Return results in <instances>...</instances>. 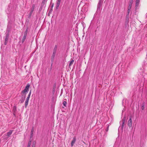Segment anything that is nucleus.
Instances as JSON below:
<instances>
[{
    "label": "nucleus",
    "mask_w": 147,
    "mask_h": 147,
    "mask_svg": "<svg viewBox=\"0 0 147 147\" xmlns=\"http://www.w3.org/2000/svg\"><path fill=\"white\" fill-rule=\"evenodd\" d=\"M103 0H99L97 7V10L96 12L97 13H100L102 9V5Z\"/></svg>",
    "instance_id": "1"
},
{
    "label": "nucleus",
    "mask_w": 147,
    "mask_h": 147,
    "mask_svg": "<svg viewBox=\"0 0 147 147\" xmlns=\"http://www.w3.org/2000/svg\"><path fill=\"white\" fill-rule=\"evenodd\" d=\"M30 86V85L29 84H27L24 90L22 91L21 94L23 95V94H24L26 96V93H27L29 90Z\"/></svg>",
    "instance_id": "2"
},
{
    "label": "nucleus",
    "mask_w": 147,
    "mask_h": 147,
    "mask_svg": "<svg viewBox=\"0 0 147 147\" xmlns=\"http://www.w3.org/2000/svg\"><path fill=\"white\" fill-rule=\"evenodd\" d=\"M126 119H125V117H124L122 120L120 122V123L121 124V128L123 129L124 127L125 124V122Z\"/></svg>",
    "instance_id": "3"
},
{
    "label": "nucleus",
    "mask_w": 147,
    "mask_h": 147,
    "mask_svg": "<svg viewBox=\"0 0 147 147\" xmlns=\"http://www.w3.org/2000/svg\"><path fill=\"white\" fill-rule=\"evenodd\" d=\"M127 125L129 127H131L132 125V122L131 116L129 117V119L128 121Z\"/></svg>",
    "instance_id": "4"
},
{
    "label": "nucleus",
    "mask_w": 147,
    "mask_h": 147,
    "mask_svg": "<svg viewBox=\"0 0 147 147\" xmlns=\"http://www.w3.org/2000/svg\"><path fill=\"white\" fill-rule=\"evenodd\" d=\"M9 34L8 33H7L6 34L5 37V42H4V45H7V41L9 38Z\"/></svg>",
    "instance_id": "5"
},
{
    "label": "nucleus",
    "mask_w": 147,
    "mask_h": 147,
    "mask_svg": "<svg viewBox=\"0 0 147 147\" xmlns=\"http://www.w3.org/2000/svg\"><path fill=\"white\" fill-rule=\"evenodd\" d=\"M21 95L22 96V98L20 100V102L21 103H22L25 100L26 96L24 94H23V95L21 94Z\"/></svg>",
    "instance_id": "6"
},
{
    "label": "nucleus",
    "mask_w": 147,
    "mask_h": 147,
    "mask_svg": "<svg viewBox=\"0 0 147 147\" xmlns=\"http://www.w3.org/2000/svg\"><path fill=\"white\" fill-rule=\"evenodd\" d=\"M13 131V130H10L7 133L6 135L7 138H8L10 136V135L12 134Z\"/></svg>",
    "instance_id": "7"
},
{
    "label": "nucleus",
    "mask_w": 147,
    "mask_h": 147,
    "mask_svg": "<svg viewBox=\"0 0 147 147\" xmlns=\"http://www.w3.org/2000/svg\"><path fill=\"white\" fill-rule=\"evenodd\" d=\"M76 137H74L73 140L71 141V147L73 146L74 144L75 143L76 141Z\"/></svg>",
    "instance_id": "8"
},
{
    "label": "nucleus",
    "mask_w": 147,
    "mask_h": 147,
    "mask_svg": "<svg viewBox=\"0 0 147 147\" xmlns=\"http://www.w3.org/2000/svg\"><path fill=\"white\" fill-rule=\"evenodd\" d=\"M47 1V0H42L41 3V5L42 6H44L45 4H46Z\"/></svg>",
    "instance_id": "9"
},
{
    "label": "nucleus",
    "mask_w": 147,
    "mask_h": 147,
    "mask_svg": "<svg viewBox=\"0 0 147 147\" xmlns=\"http://www.w3.org/2000/svg\"><path fill=\"white\" fill-rule=\"evenodd\" d=\"M60 2H61L57 1L56 4V9H57L58 8L60 3Z\"/></svg>",
    "instance_id": "10"
},
{
    "label": "nucleus",
    "mask_w": 147,
    "mask_h": 147,
    "mask_svg": "<svg viewBox=\"0 0 147 147\" xmlns=\"http://www.w3.org/2000/svg\"><path fill=\"white\" fill-rule=\"evenodd\" d=\"M16 110V106H14L13 108V114L14 115H15V113Z\"/></svg>",
    "instance_id": "11"
},
{
    "label": "nucleus",
    "mask_w": 147,
    "mask_h": 147,
    "mask_svg": "<svg viewBox=\"0 0 147 147\" xmlns=\"http://www.w3.org/2000/svg\"><path fill=\"white\" fill-rule=\"evenodd\" d=\"M56 88V85L55 84H54L53 86L52 93L53 94H54L55 92V89Z\"/></svg>",
    "instance_id": "12"
},
{
    "label": "nucleus",
    "mask_w": 147,
    "mask_h": 147,
    "mask_svg": "<svg viewBox=\"0 0 147 147\" xmlns=\"http://www.w3.org/2000/svg\"><path fill=\"white\" fill-rule=\"evenodd\" d=\"M55 54H56L55 53L53 52L52 55L51 56V58H52L51 61H53L54 59V57L55 56Z\"/></svg>",
    "instance_id": "13"
},
{
    "label": "nucleus",
    "mask_w": 147,
    "mask_h": 147,
    "mask_svg": "<svg viewBox=\"0 0 147 147\" xmlns=\"http://www.w3.org/2000/svg\"><path fill=\"white\" fill-rule=\"evenodd\" d=\"M27 35H24L23 38L22 39V43H23Z\"/></svg>",
    "instance_id": "14"
},
{
    "label": "nucleus",
    "mask_w": 147,
    "mask_h": 147,
    "mask_svg": "<svg viewBox=\"0 0 147 147\" xmlns=\"http://www.w3.org/2000/svg\"><path fill=\"white\" fill-rule=\"evenodd\" d=\"M31 90H30L29 93L28 95V97L26 98V100H28L29 101V99L30 98V96L31 93Z\"/></svg>",
    "instance_id": "15"
},
{
    "label": "nucleus",
    "mask_w": 147,
    "mask_h": 147,
    "mask_svg": "<svg viewBox=\"0 0 147 147\" xmlns=\"http://www.w3.org/2000/svg\"><path fill=\"white\" fill-rule=\"evenodd\" d=\"M57 46L56 45H55V47L54 48L53 50V53H56L57 50Z\"/></svg>",
    "instance_id": "16"
},
{
    "label": "nucleus",
    "mask_w": 147,
    "mask_h": 147,
    "mask_svg": "<svg viewBox=\"0 0 147 147\" xmlns=\"http://www.w3.org/2000/svg\"><path fill=\"white\" fill-rule=\"evenodd\" d=\"M34 131V127H33L31 131V137H32L33 136V132Z\"/></svg>",
    "instance_id": "17"
},
{
    "label": "nucleus",
    "mask_w": 147,
    "mask_h": 147,
    "mask_svg": "<svg viewBox=\"0 0 147 147\" xmlns=\"http://www.w3.org/2000/svg\"><path fill=\"white\" fill-rule=\"evenodd\" d=\"M34 7H35V5L34 4H32V7L31 8V11L33 12V11L34 9Z\"/></svg>",
    "instance_id": "18"
},
{
    "label": "nucleus",
    "mask_w": 147,
    "mask_h": 147,
    "mask_svg": "<svg viewBox=\"0 0 147 147\" xmlns=\"http://www.w3.org/2000/svg\"><path fill=\"white\" fill-rule=\"evenodd\" d=\"M74 62V60L73 59H72L70 62V63L69 64V66H71L72 65V64Z\"/></svg>",
    "instance_id": "19"
},
{
    "label": "nucleus",
    "mask_w": 147,
    "mask_h": 147,
    "mask_svg": "<svg viewBox=\"0 0 147 147\" xmlns=\"http://www.w3.org/2000/svg\"><path fill=\"white\" fill-rule=\"evenodd\" d=\"M28 101L26 100L25 102V108L27 107L28 105Z\"/></svg>",
    "instance_id": "20"
},
{
    "label": "nucleus",
    "mask_w": 147,
    "mask_h": 147,
    "mask_svg": "<svg viewBox=\"0 0 147 147\" xmlns=\"http://www.w3.org/2000/svg\"><path fill=\"white\" fill-rule=\"evenodd\" d=\"M133 2V0H130L129 3V5H132V3Z\"/></svg>",
    "instance_id": "21"
},
{
    "label": "nucleus",
    "mask_w": 147,
    "mask_h": 147,
    "mask_svg": "<svg viewBox=\"0 0 147 147\" xmlns=\"http://www.w3.org/2000/svg\"><path fill=\"white\" fill-rule=\"evenodd\" d=\"M28 31V28H27L26 29L25 31V32L24 33V35H27Z\"/></svg>",
    "instance_id": "22"
},
{
    "label": "nucleus",
    "mask_w": 147,
    "mask_h": 147,
    "mask_svg": "<svg viewBox=\"0 0 147 147\" xmlns=\"http://www.w3.org/2000/svg\"><path fill=\"white\" fill-rule=\"evenodd\" d=\"M139 4V3H136V6H135V7H136V9H137L138 7Z\"/></svg>",
    "instance_id": "23"
},
{
    "label": "nucleus",
    "mask_w": 147,
    "mask_h": 147,
    "mask_svg": "<svg viewBox=\"0 0 147 147\" xmlns=\"http://www.w3.org/2000/svg\"><path fill=\"white\" fill-rule=\"evenodd\" d=\"M33 11H30V13L29 14V16H28V18H30L31 16L32 15V13Z\"/></svg>",
    "instance_id": "24"
},
{
    "label": "nucleus",
    "mask_w": 147,
    "mask_h": 147,
    "mask_svg": "<svg viewBox=\"0 0 147 147\" xmlns=\"http://www.w3.org/2000/svg\"><path fill=\"white\" fill-rule=\"evenodd\" d=\"M63 105L65 107H66V105L67 104V103L65 101H63Z\"/></svg>",
    "instance_id": "25"
},
{
    "label": "nucleus",
    "mask_w": 147,
    "mask_h": 147,
    "mask_svg": "<svg viewBox=\"0 0 147 147\" xmlns=\"http://www.w3.org/2000/svg\"><path fill=\"white\" fill-rule=\"evenodd\" d=\"M129 19H126L125 20V24H127L129 22Z\"/></svg>",
    "instance_id": "26"
},
{
    "label": "nucleus",
    "mask_w": 147,
    "mask_h": 147,
    "mask_svg": "<svg viewBox=\"0 0 147 147\" xmlns=\"http://www.w3.org/2000/svg\"><path fill=\"white\" fill-rule=\"evenodd\" d=\"M31 144V141H30L29 142L28 144V147H30V146Z\"/></svg>",
    "instance_id": "27"
},
{
    "label": "nucleus",
    "mask_w": 147,
    "mask_h": 147,
    "mask_svg": "<svg viewBox=\"0 0 147 147\" xmlns=\"http://www.w3.org/2000/svg\"><path fill=\"white\" fill-rule=\"evenodd\" d=\"M144 104H142V106H141V109L142 110H143L144 109Z\"/></svg>",
    "instance_id": "28"
},
{
    "label": "nucleus",
    "mask_w": 147,
    "mask_h": 147,
    "mask_svg": "<svg viewBox=\"0 0 147 147\" xmlns=\"http://www.w3.org/2000/svg\"><path fill=\"white\" fill-rule=\"evenodd\" d=\"M109 127V125H108L107 126V128H106V129H105V130L107 132L108 131Z\"/></svg>",
    "instance_id": "29"
},
{
    "label": "nucleus",
    "mask_w": 147,
    "mask_h": 147,
    "mask_svg": "<svg viewBox=\"0 0 147 147\" xmlns=\"http://www.w3.org/2000/svg\"><path fill=\"white\" fill-rule=\"evenodd\" d=\"M131 7H132V6L129 5L128 7V9L131 10Z\"/></svg>",
    "instance_id": "30"
},
{
    "label": "nucleus",
    "mask_w": 147,
    "mask_h": 147,
    "mask_svg": "<svg viewBox=\"0 0 147 147\" xmlns=\"http://www.w3.org/2000/svg\"><path fill=\"white\" fill-rule=\"evenodd\" d=\"M126 19H129V14H127L126 15Z\"/></svg>",
    "instance_id": "31"
},
{
    "label": "nucleus",
    "mask_w": 147,
    "mask_h": 147,
    "mask_svg": "<svg viewBox=\"0 0 147 147\" xmlns=\"http://www.w3.org/2000/svg\"><path fill=\"white\" fill-rule=\"evenodd\" d=\"M130 11L131 10L128 9L127 13L128 14H129V12H130Z\"/></svg>",
    "instance_id": "32"
},
{
    "label": "nucleus",
    "mask_w": 147,
    "mask_h": 147,
    "mask_svg": "<svg viewBox=\"0 0 147 147\" xmlns=\"http://www.w3.org/2000/svg\"><path fill=\"white\" fill-rule=\"evenodd\" d=\"M140 0H136V3H139Z\"/></svg>",
    "instance_id": "33"
},
{
    "label": "nucleus",
    "mask_w": 147,
    "mask_h": 147,
    "mask_svg": "<svg viewBox=\"0 0 147 147\" xmlns=\"http://www.w3.org/2000/svg\"><path fill=\"white\" fill-rule=\"evenodd\" d=\"M52 10H52V9H50L49 12L50 13H51L52 12Z\"/></svg>",
    "instance_id": "34"
},
{
    "label": "nucleus",
    "mask_w": 147,
    "mask_h": 147,
    "mask_svg": "<svg viewBox=\"0 0 147 147\" xmlns=\"http://www.w3.org/2000/svg\"><path fill=\"white\" fill-rule=\"evenodd\" d=\"M53 7V4L51 6V8L52 9Z\"/></svg>",
    "instance_id": "35"
},
{
    "label": "nucleus",
    "mask_w": 147,
    "mask_h": 147,
    "mask_svg": "<svg viewBox=\"0 0 147 147\" xmlns=\"http://www.w3.org/2000/svg\"><path fill=\"white\" fill-rule=\"evenodd\" d=\"M61 0H57V1H59L61 2Z\"/></svg>",
    "instance_id": "36"
},
{
    "label": "nucleus",
    "mask_w": 147,
    "mask_h": 147,
    "mask_svg": "<svg viewBox=\"0 0 147 147\" xmlns=\"http://www.w3.org/2000/svg\"><path fill=\"white\" fill-rule=\"evenodd\" d=\"M32 147H34V146L33 145H32Z\"/></svg>",
    "instance_id": "37"
},
{
    "label": "nucleus",
    "mask_w": 147,
    "mask_h": 147,
    "mask_svg": "<svg viewBox=\"0 0 147 147\" xmlns=\"http://www.w3.org/2000/svg\"><path fill=\"white\" fill-rule=\"evenodd\" d=\"M49 13H50L49 12V13L48 14V15H49Z\"/></svg>",
    "instance_id": "38"
}]
</instances>
